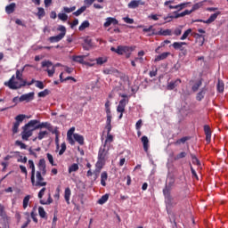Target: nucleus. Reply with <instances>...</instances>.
Returning a JSON list of instances; mask_svg holds the SVG:
<instances>
[{
    "instance_id": "1",
    "label": "nucleus",
    "mask_w": 228,
    "mask_h": 228,
    "mask_svg": "<svg viewBox=\"0 0 228 228\" xmlns=\"http://www.w3.org/2000/svg\"><path fill=\"white\" fill-rule=\"evenodd\" d=\"M22 72H24V68L16 70V79L20 82L15 81V75H12L9 81L4 82V86H8L10 90H20L26 86H31V85L35 84V78H33L30 82H28L22 78Z\"/></svg>"
},
{
    "instance_id": "2",
    "label": "nucleus",
    "mask_w": 228,
    "mask_h": 228,
    "mask_svg": "<svg viewBox=\"0 0 228 228\" xmlns=\"http://www.w3.org/2000/svg\"><path fill=\"white\" fill-rule=\"evenodd\" d=\"M44 175H42V171H37L36 172V179L35 181V175H34V182L31 181L32 186H37V187H42V186H47V182H44Z\"/></svg>"
},
{
    "instance_id": "3",
    "label": "nucleus",
    "mask_w": 228,
    "mask_h": 228,
    "mask_svg": "<svg viewBox=\"0 0 228 228\" xmlns=\"http://www.w3.org/2000/svg\"><path fill=\"white\" fill-rule=\"evenodd\" d=\"M110 158V146L102 145L98 151V159L106 161Z\"/></svg>"
},
{
    "instance_id": "4",
    "label": "nucleus",
    "mask_w": 228,
    "mask_h": 228,
    "mask_svg": "<svg viewBox=\"0 0 228 228\" xmlns=\"http://www.w3.org/2000/svg\"><path fill=\"white\" fill-rule=\"evenodd\" d=\"M110 51H112V53H116L117 54H119L120 56H122V54L131 53V48L129 46L118 45V48L111 47Z\"/></svg>"
},
{
    "instance_id": "5",
    "label": "nucleus",
    "mask_w": 228,
    "mask_h": 228,
    "mask_svg": "<svg viewBox=\"0 0 228 228\" xmlns=\"http://www.w3.org/2000/svg\"><path fill=\"white\" fill-rule=\"evenodd\" d=\"M163 195L165 197L167 208H174V206H177L178 200L174 199L171 193H165Z\"/></svg>"
},
{
    "instance_id": "6",
    "label": "nucleus",
    "mask_w": 228,
    "mask_h": 228,
    "mask_svg": "<svg viewBox=\"0 0 228 228\" xmlns=\"http://www.w3.org/2000/svg\"><path fill=\"white\" fill-rule=\"evenodd\" d=\"M175 186V178L169 177L167 183H166L164 189H163V194L165 193H170L172 191V189Z\"/></svg>"
},
{
    "instance_id": "7",
    "label": "nucleus",
    "mask_w": 228,
    "mask_h": 228,
    "mask_svg": "<svg viewBox=\"0 0 228 228\" xmlns=\"http://www.w3.org/2000/svg\"><path fill=\"white\" fill-rule=\"evenodd\" d=\"M173 47L175 50L181 51L182 53L183 54V56H186V54H188V50H186V48H184L183 45H188V43L186 42H175L173 43Z\"/></svg>"
},
{
    "instance_id": "8",
    "label": "nucleus",
    "mask_w": 228,
    "mask_h": 228,
    "mask_svg": "<svg viewBox=\"0 0 228 228\" xmlns=\"http://www.w3.org/2000/svg\"><path fill=\"white\" fill-rule=\"evenodd\" d=\"M33 99H35V93L34 92H30L25 94H22L20 99L19 102H31V101H33Z\"/></svg>"
},
{
    "instance_id": "9",
    "label": "nucleus",
    "mask_w": 228,
    "mask_h": 228,
    "mask_svg": "<svg viewBox=\"0 0 228 228\" xmlns=\"http://www.w3.org/2000/svg\"><path fill=\"white\" fill-rule=\"evenodd\" d=\"M33 131H36L35 128L29 130V128L23 126V131L21 133L22 140H24L25 142H28V140H29L30 136H33Z\"/></svg>"
},
{
    "instance_id": "10",
    "label": "nucleus",
    "mask_w": 228,
    "mask_h": 228,
    "mask_svg": "<svg viewBox=\"0 0 228 228\" xmlns=\"http://www.w3.org/2000/svg\"><path fill=\"white\" fill-rule=\"evenodd\" d=\"M144 4L145 2L142 0H132L130 3H128L127 6L132 10H135V8H138V6H144Z\"/></svg>"
},
{
    "instance_id": "11",
    "label": "nucleus",
    "mask_w": 228,
    "mask_h": 228,
    "mask_svg": "<svg viewBox=\"0 0 228 228\" xmlns=\"http://www.w3.org/2000/svg\"><path fill=\"white\" fill-rule=\"evenodd\" d=\"M74 131H76V127L69 128V131L67 133V140L69 143V145H76V141L72 136H74Z\"/></svg>"
},
{
    "instance_id": "12",
    "label": "nucleus",
    "mask_w": 228,
    "mask_h": 228,
    "mask_svg": "<svg viewBox=\"0 0 228 228\" xmlns=\"http://www.w3.org/2000/svg\"><path fill=\"white\" fill-rule=\"evenodd\" d=\"M48 129L49 131H53V126L49 122H42L39 123L34 127V129L37 131V129Z\"/></svg>"
},
{
    "instance_id": "13",
    "label": "nucleus",
    "mask_w": 228,
    "mask_h": 228,
    "mask_svg": "<svg viewBox=\"0 0 228 228\" xmlns=\"http://www.w3.org/2000/svg\"><path fill=\"white\" fill-rule=\"evenodd\" d=\"M220 14V12H215L213 14L210 15V17L207 20H197V22H204V24H211V22H215V20H216L218 15Z\"/></svg>"
},
{
    "instance_id": "14",
    "label": "nucleus",
    "mask_w": 228,
    "mask_h": 228,
    "mask_svg": "<svg viewBox=\"0 0 228 228\" xmlns=\"http://www.w3.org/2000/svg\"><path fill=\"white\" fill-rule=\"evenodd\" d=\"M37 167H38L39 172H41L42 175H45V174H47V169H46L45 159H41L39 160Z\"/></svg>"
},
{
    "instance_id": "15",
    "label": "nucleus",
    "mask_w": 228,
    "mask_h": 228,
    "mask_svg": "<svg viewBox=\"0 0 228 228\" xmlns=\"http://www.w3.org/2000/svg\"><path fill=\"white\" fill-rule=\"evenodd\" d=\"M127 102H129V100L126 101V99H122L121 101H119L117 111L118 113H124V111H126V105L127 104Z\"/></svg>"
},
{
    "instance_id": "16",
    "label": "nucleus",
    "mask_w": 228,
    "mask_h": 228,
    "mask_svg": "<svg viewBox=\"0 0 228 228\" xmlns=\"http://www.w3.org/2000/svg\"><path fill=\"white\" fill-rule=\"evenodd\" d=\"M111 24H113V26H117V24H118V20H117L115 18L109 17L106 19V22L103 24V26H104V28H110V26H111Z\"/></svg>"
},
{
    "instance_id": "17",
    "label": "nucleus",
    "mask_w": 228,
    "mask_h": 228,
    "mask_svg": "<svg viewBox=\"0 0 228 228\" xmlns=\"http://www.w3.org/2000/svg\"><path fill=\"white\" fill-rule=\"evenodd\" d=\"M204 133L206 134L207 143H210L211 142V127H209V126H208V125H205L204 126Z\"/></svg>"
},
{
    "instance_id": "18",
    "label": "nucleus",
    "mask_w": 228,
    "mask_h": 228,
    "mask_svg": "<svg viewBox=\"0 0 228 228\" xmlns=\"http://www.w3.org/2000/svg\"><path fill=\"white\" fill-rule=\"evenodd\" d=\"M142 31L143 33H148V37L158 35V31H156V28H154L152 25H151L149 28H144Z\"/></svg>"
},
{
    "instance_id": "19",
    "label": "nucleus",
    "mask_w": 228,
    "mask_h": 228,
    "mask_svg": "<svg viewBox=\"0 0 228 228\" xmlns=\"http://www.w3.org/2000/svg\"><path fill=\"white\" fill-rule=\"evenodd\" d=\"M175 19H180V17H186V15H191V13H193L191 10H185L183 12H177V11H175L174 12Z\"/></svg>"
},
{
    "instance_id": "20",
    "label": "nucleus",
    "mask_w": 228,
    "mask_h": 228,
    "mask_svg": "<svg viewBox=\"0 0 228 228\" xmlns=\"http://www.w3.org/2000/svg\"><path fill=\"white\" fill-rule=\"evenodd\" d=\"M182 81L181 78H177L175 81H171L167 84V90H174V88H176V86H179L181 85Z\"/></svg>"
},
{
    "instance_id": "21",
    "label": "nucleus",
    "mask_w": 228,
    "mask_h": 228,
    "mask_svg": "<svg viewBox=\"0 0 228 228\" xmlns=\"http://www.w3.org/2000/svg\"><path fill=\"white\" fill-rule=\"evenodd\" d=\"M56 67H61V63L57 62L55 65L52 67L51 69H45V72L48 74V77H53L54 76V72H56Z\"/></svg>"
},
{
    "instance_id": "22",
    "label": "nucleus",
    "mask_w": 228,
    "mask_h": 228,
    "mask_svg": "<svg viewBox=\"0 0 228 228\" xmlns=\"http://www.w3.org/2000/svg\"><path fill=\"white\" fill-rule=\"evenodd\" d=\"M85 58H86V55H73L72 60L76 61L77 63H81L82 65H85L86 62H85Z\"/></svg>"
},
{
    "instance_id": "23",
    "label": "nucleus",
    "mask_w": 228,
    "mask_h": 228,
    "mask_svg": "<svg viewBox=\"0 0 228 228\" xmlns=\"http://www.w3.org/2000/svg\"><path fill=\"white\" fill-rule=\"evenodd\" d=\"M73 138V140H75V142H77L79 145H85V137H83V135L79 134H74Z\"/></svg>"
},
{
    "instance_id": "24",
    "label": "nucleus",
    "mask_w": 228,
    "mask_h": 228,
    "mask_svg": "<svg viewBox=\"0 0 228 228\" xmlns=\"http://www.w3.org/2000/svg\"><path fill=\"white\" fill-rule=\"evenodd\" d=\"M168 56H170V52L162 53L161 54L157 55L155 57L154 61H161V60H167L168 58Z\"/></svg>"
},
{
    "instance_id": "25",
    "label": "nucleus",
    "mask_w": 228,
    "mask_h": 228,
    "mask_svg": "<svg viewBox=\"0 0 228 228\" xmlns=\"http://www.w3.org/2000/svg\"><path fill=\"white\" fill-rule=\"evenodd\" d=\"M157 35H159L160 37H172V29L167 28L163 30L160 28V30L157 32Z\"/></svg>"
},
{
    "instance_id": "26",
    "label": "nucleus",
    "mask_w": 228,
    "mask_h": 228,
    "mask_svg": "<svg viewBox=\"0 0 228 228\" xmlns=\"http://www.w3.org/2000/svg\"><path fill=\"white\" fill-rule=\"evenodd\" d=\"M63 34H59L57 36L50 37L49 41L51 44H54L56 42H60L61 40H63Z\"/></svg>"
},
{
    "instance_id": "27",
    "label": "nucleus",
    "mask_w": 228,
    "mask_h": 228,
    "mask_svg": "<svg viewBox=\"0 0 228 228\" xmlns=\"http://www.w3.org/2000/svg\"><path fill=\"white\" fill-rule=\"evenodd\" d=\"M28 166H29V168L31 169L30 181H32V183H34V178H35V162H33V160L29 159L28 160Z\"/></svg>"
},
{
    "instance_id": "28",
    "label": "nucleus",
    "mask_w": 228,
    "mask_h": 228,
    "mask_svg": "<svg viewBox=\"0 0 228 228\" xmlns=\"http://www.w3.org/2000/svg\"><path fill=\"white\" fill-rule=\"evenodd\" d=\"M103 74L113 76L115 74H118V69L115 68L104 69Z\"/></svg>"
},
{
    "instance_id": "29",
    "label": "nucleus",
    "mask_w": 228,
    "mask_h": 228,
    "mask_svg": "<svg viewBox=\"0 0 228 228\" xmlns=\"http://www.w3.org/2000/svg\"><path fill=\"white\" fill-rule=\"evenodd\" d=\"M70 195H72V191H70V188L68 187L64 191V199L67 204H70Z\"/></svg>"
},
{
    "instance_id": "30",
    "label": "nucleus",
    "mask_w": 228,
    "mask_h": 228,
    "mask_svg": "<svg viewBox=\"0 0 228 228\" xmlns=\"http://www.w3.org/2000/svg\"><path fill=\"white\" fill-rule=\"evenodd\" d=\"M142 142L144 151L148 152L149 151V137H147L146 135L142 136Z\"/></svg>"
},
{
    "instance_id": "31",
    "label": "nucleus",
    "mask_w": 228,
    "mask_h": 228,
    "mask_svg": "<svg viewBox=\"0 0 228 228\" xmlns=\"http://www.w3.org/2000/svg\"><path fill=\"white\" fill-rule=\"evenodd\" d=\"M37 124H40V120L38 119H32L29 122H28L24 127L29 129V127H35Z\"/></svg>"
},
{
    "instance_id": "32",
    "label": "nucleus",
    "mask_w": 228,
    "mask_h": 228,
    "mask_svg": "<svg viewBox=\"0 0 228 228\" xmlns=\"http://www.w3.org/2000/svg\"><path fill=\"white\" fill-rule=\"evenodd\" d=\"M109 199H110V194H104L101 197V199L98 200L97 203L102 206V204H106V202H108Z\"/></svg>"
},
{
    "instance_id": "33",
    "label": "nucleus",
    "mask_w": 228,
    "mask_h": 228,
    "mask_svg": "<svg viewBox=\"0 0 228 228\" xmlns=\"http://www.w3.org/2000/svg\"><path fill=\"white\" fill-rule=\"evenodd\" d=\"M103 165H106V160H102L101 159H98V160L95 164V167H96V168L99 172H101V170H102Z\"/></svg>"
},
{
    "instance_id": "34",
    "label": "nucleus",
    "mask_w": 228,
    "mask_h": 228,
    "mask_svg": "<svg viewBox=\"0 0 228 228\" xmlns=\"http://www.w3.org/2000/svg\"><path fill=\"white\" fill-rule=\"evenodd\" d=\"M106 181H108V173L102 172L101 174V184L102 186H106Z\"/></svg>"
},
{
    "instance_id": "35",
    "label": "nucleus",
    "mask_w": 228,
    "mask_h": 228,
    "mask_svg": "<svg viewBox=\"0 0 228 228\" xmlns=\"http://www.w3.org/2000/svg\"><path fill=\"white\" fill-rule=\"evenodd\" d=\"M15 3H12L5 7L6 13H13L15 12Z\"/></svg>"
},
{
    "instance_id": "36",
    "label": "nucleus",
    "mask_w": 228,
    "mask_h": 228,
    "mask_svg": "<svg viewBox=\"0 0 228 228\" xmlns=\"http://www.w3.org/2000/svg\"><path fill=\"white\" fill-rule=\"evenodd\" d=\"M190 2L187 3H183V4H179L177 5H175V10H177V13H179V12H181V10H184V8H186V6H188V4H190Z\"/></svg>"
},
{
    "instance_id": "37",
    "label": "nucleus",
    "mask_w": 228,
    "mask_h": 228,
    "mask_svg": "<svg viewBox=\"0 0 228 228\" xmlns=\"http://www.w3.org/2000/svg\"><path fill=\"white\" fill-rule=\"evenodd\" d=\"M40 204L43 206H49V204H53V198L51 197V193L48 194V199L47 200H40Z\"/></svg>"
},
{
    "instance_id": "38",
    "label": "nucleus",
    "mask_w": 228,
    "mask_h": 228,
    "mask_svg": "<svg viewBox=\"0 0 228 228\" xmlns=\"http://www.w3.org/2000/svg\"><path fill=\"white\" fill-rule=\"evenodd\" d=\"M86 28H90V21L88 20H85L81 23V25L78 27V29L80 31H85V29H86Z\"/></svg>"
},
{
    "instance_id": "39",
    "label": "nucleus",
    "mask_w": 228,
    "mask_h": 228,
    "mask_svg": "<svg viewBox=\"0 0 228 228\" xmlns=\"http://www.w3.org/2000/svg\"><path fill=\"white\" fill-rule=\"evenodd\" d=\"M190 156L192 160V165H197V167H200V160H199L197 156H195V154H193V153H190Z\"/></svg>"
},
{
    "instance_id": "40",
    "label": "nucleus",
    "mask_w": 228,
    "mask_h": 228,
    "mask_svg": "<svg viewBox=\"0 0 228 228\" xmlns=\"http://www.w3.org/2000/svg\"><path fill=\"white\" fill-rule=\"evenodd\" d=\"M79 170V165L74 163L69 167V174H72V172H77Z\"/></svg>"
},
{
    "instance_id": "41",
    "label": "nucleus",
    "mask_w": 228,
    "mask_h": 228,
    "mask_svg": "<svg viewBox=\"0 0 228 228\" xmlns=\"http://www.w3.org/2000/svg\"><path fill=\"white\" fill-rule=\"evenodd\" d=\"M85 12H86V6H82L81 8L74 12L73 15H75V17H79V15H81V13Z\"/></svg>"
},
{
    "instance_id": "42",
    "label": "nucleus",
    "mask_w": 228,
    "mask_h": 228,
    "mask_svg": "<svg viewBox=\"0 0 228 228\" xmlns=\"http://www.w3.org/2000/svg\"><path fill=\"white\" fill-rule=\"evenodd\" d=\"M187 153L185 151H181L176 156H175L174 159L175 161H179V159H183V158H186Z\"/></svg>"
},
{
    "instance_id": "43",
    "label": "nucleus",
    "mask_w": 228,
    "mask_h": 228,
    "mask_svg": "<svg viewBox=\"0 0 228 228\" xmlns=\"http://www.w3.org/2000/svg\"><path fill=\"white\" fill-rule=\"evenodd\" d=\"M202 86V80H199L198 82L195 83V85L192 86V92H198L199 88Z\"/></svg>"
},
{
    "instance_id": "44",
    "label": "nucleus",
    "mask_w": 228,
    "mask_h": 228,
    "mask_svg": "<svg viewBox=\"0 0 228 228\" xmlns=\"http://www.w3.org/2000/svg\"><path fill=\"white\" fill-rule=\"evenodd\" d=\"M224 81L222 80H218V83H217V91L222 94L224 93Z\"/></svg>"
},
{
    "instance_id": "45",
    "label": "nucleus",
    "mask_w": 228,
    "mask_h": 228,
    "mask_svg": "<svg viewBox=\"0 0 228 228\" xmlns=\"http://www.w3.org/2000/svg\"><path fill=\"white\" fill-rule=\"evenodd\" d=\"M37 10H38V12H37L38 19H42V18L45 17V10L44 8L38 7Z\"/></svg>"
},
{
    "instance_id": "46",
    "label": "nucleus",
    "mask_w": 228,
    "mask_h": 228,
    "mask_svg": "<svg viewBox=\"0 0 228 228\" xmlns=\"http://www.w3.org/2000/svg\"><path fill=\"white\" fill-rule=\"evenodd\" d=\"M48 134H49V132H47L46 130L40 131L37 134V139L44 140V138H45V136H47Z\"/></svg>"
},
{
    "instance_id": "47",
    "label": "nucleus",
    "mask_w": 228,
    "mask_h": 228,
    "mask_svg": "<svg viewBox=\"0 0 228 228\" xmlns=\"http://www.w3.org/2000/svg\"><path fill=\"white\" fill-rule=\"evenodd\" d=\"M112 142H113V136L111 135V134H107V137L103 145H105V147H108V143H112Z\"/></svg>"
},
{
    "instance_id": "48",
    "label": "nucleus",
    "mask_w": 228,
    "mask_h": 228,
    "mask_svg": "<svg viewBox=\"0 0 228 228\" xmlns=\"http://www.w3.org/2000/svg\"><path fill=\"white\" fill-rule=\"evenodd\" d=\"M108 61V58L106 57H99L96 59L97 65H104Z\"/></svg>"
},
{
    "instance_id": "49",
    "label": "nucleus",
    "mask_w": 228,
    "mask_h": 228,
    "mask_svg": "<svg viewBox=\"0 0 228 228\" xmlns=\"http://www.w3.org/2000/svg\"><path fill=\"white\" fill-rule=\"evenodd\" d=\"M38 213H39V216H40L41 218H46L47 213H46L45 210L44 209V207H39V208H38Z\"/></svg>"
},
{
    "instance_id": "50",
    "label": "nucleus",
    "mask_w": 228,
    "mask_h": 228,
    "mask_svg": "<svg viewBox=\"0 0 228 228\" xmlns=\"http://www.w3.org/2000/svg\"><path fill=\"white\" fill-rule=\"evenodd\" d=\"M29 199H31V195H27L23 199V209H26L29 204Z\"/></svg>"
},
{
    "instance_id": "51",
    "label": "nucleus",
    "mask_w": 228,
    "mask_h": 228,
    "mask_svg": "<svg viewBox=\"0 0 228 228\" xmlns=\"http://www.w3.org/2000/svg\"><path fill=\"white\" fill-rule=\"evenodd\" d=\"M196 40H201V45H204V42H206V36L202 34H195Z\"/></svg>"
},
{
    "instance_id": "52",
    "label": "nucleus",
    "mask_w": 228,
    "mask_h": 228,
    "mask_svg": "<svg viewBox=\"0 0 228 228\" xmlns=\"http://www.w3.org/2000/svg\"><path fill=\"white\" fill-rule=\"evenodd\" d=\"M46 158H47L50 165H52V167H56V164H54V158L53 157V155L51 153H47Z\"/></svg>"
},
{
    "instance_id": "53",
    "label": "nucleus",
    "mask_w": 228,
    "mask_h": 228,
    "mask_svg": "<svg viewBox=\"0 0 228 228\" xmlns=\"http://www.w3.org/2000/svg\"><path fill=\"white\" fill-rule=\"evenodd\" d=\"M191 33V28H188L187 30L184 31V33L181 37L180 40H186V38H188V37H190Z\"/></svg>"
},
{
    "instance_id": "54",
    "label": "nucleus",
    "mask_w": 228,
    "mask_h": 228,
    "mask_svg": "<svg viewBox=\"0 0 228 228\" xmlns=\"http://www.w3.org/2000/svg\"><path fill=\"white\" fill-rule=\"evenodd\" d=\"M204 95H206V92L204 91V89H202L197 94V96H196L197 101H202V99H204Z\"/></svg>"
},
{
    "instance_id": "55",
    "label": "nucleus",
    "mask_w": 228,
    "mask_h": 228,
    "mask_svg": "<svg viewBox=\"0 0 228 228\" xmlns=\"http://www.w3.org/2000/svg\"><path fill=\"white\" fill-rule=\"evenodd\" d=\"M51 94V91L49 89H45L44 91H41L38 93V97H47Z\"/></svg>"
},
{
    "instance_id": "56",
    "label": "nucleus",
    "mask_w": 228,
    "mask_h": 228,
    "mask_svg": "<svg viewBox=\"0 0 228 228\" xmlns=\"http://www.w3.org/2000/svg\"><path fill=\"white\" fill-rule=\"evenodd\" d=\"M36 83V87L39 88V90H44V88H45V86H44V82L40 81V80H35Z\"/></svg>"
},
{
    "instance_id": "57",
    "label": "nucleus",
    "mask_w": 228,
    "mask_h": 228,
    "mask_svg": "<svg viewBox=\"0 0 228 228\" xmlns=\"http://www.w3.org/2000/svg\"><path fill=\"white\" fill-rule=\"evenodd\" d=\"M65 151H67V144L65 142H62L61 144V150L59 151V156H63V154L65 153Z\"/></svg>"
},
{
    "instance_id": "58",
    "label": "nucleus",
    "mask_w": 228,
    "mask_h": 228,
    "mask_svg": "<svg viewBox=\"0 0 228 228\" xmlns=\"http://www.w3.org/2000/svg\"><path fill=\"white\" fill-rule=\"evenodd\" d=\"M24 118H26V115H24V114H20L15 117V120H16V122H18V124H20V122H23Z\"/></svg>"
},
{
    "instance_id": "59",
    "label": "nucleus",
    "mask_w": 228,
    "mask_h": 228,
    "mask_svg": "<svg viewBox=\"0 0 228 228\" xmlns=\"http://www.w3.org/2000/svg\"><path fill=\"white\" fill-rule=\"evenodd\" d=\"M41 67L44 69L45 67H47V69H49L50 67H53V62L50 61H42L41 63Z\"/></svg>"
},
{
    "instance_id": "60",
    "label": "nucleus",
    "mask_w": 228,
    "mask_h": 228,
    "mask_svg": "<svg viewBox=\"0 0 228 228\" xmlns=\"http://www.w3.org/2000/svg\"><path fill=\"white\" fill-rule=\"evenodd\" d=\"M202 6V2L197 3L194 5H192V8L191 9V12H197L200 8Z\"/></svg>"
},
{
    "instance_id": "61",
    "label": "nucleus",
    "mask_w": 228,
    "mask_h": 228,
    "mask_svg": "<svg viewBox=\"0 0 228 228\" xmlns=\"http://www.w3.org/2000/svg\"><path fill=\"white\" fill-rule=\"evenodd\" d=\"M19 126H20V124L19 122H15L13 124V126H12L13 134H17V133H19Z\"/></svg>"
},
{
    "instance_id": "62",
    "label": "nucleus",
    "mask_w": 228,
    "mask_h": 228,
    "mask_svg": "<svg viewBox=\"0 0 228 228\" xmlns=\"http://www.w3.org/2000/svg\"><path fill=\"white\" fill-rule=\"evenodd\" d=\"M58 19H60V20H62L63 22H65L69 19V16L66 13H59Z\"/></svg>"
},
{
    "instance_id": "63",
    "label": "nucleus",
    "mask_w": 228,
    "mask_h": 228,
    "mask_svg": "<svg viewBox=\"0 0 228 228\" xmlns=\"http://www.w3.org/2000/svg\"><path fill=\"white\" fill-rule=\"evenodd\" d=\"M63 11L65 12V13H72V12L76 11V6H72V7H64Z\"/></svg>"
},
{
    "instance_id": "64",
    "label": "nucleus",
    "mask_w": 228,
    "mask_h": 228,
    "mask_svg": "<svg viewBox=\"0 0 228 228\" xmlns=\"http://www.w3.org/2000/svg\"><path fill=\"white\" fill-rule=\"evenodd\" d=\"M15 145H17L18 147H20V149H28V146L20 141H16Z\"/></svg>"
}]
</instances>
